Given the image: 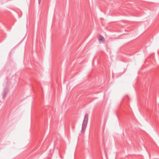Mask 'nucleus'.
I'll return each instance as SVG.
<instances>
[{
    "label": "nucleus",
    "mask_w": 159,
    "mask_h": 159,
    "mask_svg": "<svg viewBox=\"0 0 159 159\" xmlns=\"http://www.w3.org/2000/svg\"><path fill=\"white\" fill-rule=\"evenodd\" d=\"M38 1H39V4L41 0H38Z\"/></svg>",
    "instance_id": "nucleus-5"
},
{
    "label": "nucleus",
    "mask_w": 159,
    "mask_h": 159,
    "mask_svg": "<svg viewBox=\"0 0 159 159\" xmlns=\"http://www.w3.org/2000/svg\"><path fill=\"white\" fill-rule=\"evenodd\" d=\"M88 114L86 113L85 114V115L84 116L83 121L88 122Z\"/></svg>",
    "instance_id": "nucleus-3"
},
{
    "label": "nucleus",
    "mask_w": 159,
    "mask_h": 159,
    "mask_svg": "<svg viewBox=\"0 0 159 159\" xmlns=\"http://www.w3.org/2000/svg\"><path fill=\"white\" fill-rule=\"evenodd\" d=\"M98 40H99V42H100V41H101L102 42H104V38L102 35H100L99 36V38H98Z\"/></svg>",
    "instance_id": "nucleus-4"
},
{
    "label": "nucleus",
    "mask_w": 159,
    "mask_h": 159,
    "mask_svg": "<svg viewBox=\"0 0 159 159\" xmlns=\"http://www.w3.org/2000/svg\"><path fill=\"white\" fill-rule=\"evenodd\" d=\"M8 90L7 88H5L4 89L2 94V97L3 99L5 98L6 95L8 92Z\"/></svg>",
    "instance_id": "nucleus-2"
},
{
    "label": "nucleus",
    "mask_w": 159,
    "mask_h": 159,
    "mask_svg": "<svg viewBox=\"0 0 159 159\" xmlns=\"http://www.w3.org/2000/svg\"><path fill=\"white\" fill-rule=\"evenodd\" d=\"M87 122H86L85 121H83L82 127V130H83L84 129H85V128H86L87 124Z\"/></svg>",
    "instance_id": "nucleus-1"
}]
</instances>
